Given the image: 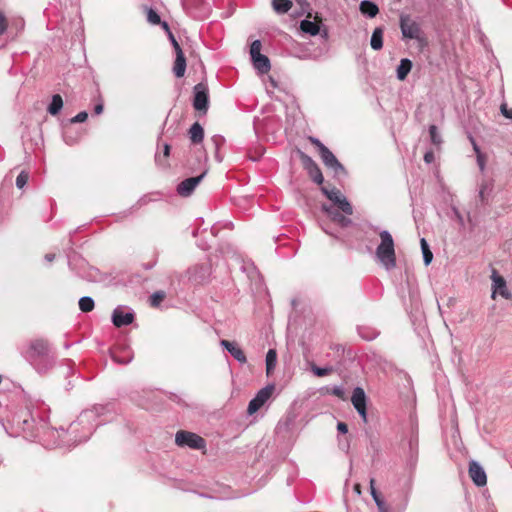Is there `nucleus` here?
I'll return each instance as SVG.
<instances>
[{
    "instance_id": "1",
    "label": "nucleus",
    "mask_w": 512,
    "mask_h": 512,
    "mask_svg": "<svg viewBox=\"0 0 512 512\" xmlns=\"http://www.w3.org/2000/svg\"><path fill=\"white\" fill-rule=\"evenodd\" d=\"M175 443L179 447H189L195 450H203L206 448V441L204 438L196 433L179 430L175 435Z\"/></svg>"
},
{
    "instance_id": "2",
    "label": "nucleus",
    "mask_w": 512,
    "mask_h": 512,
    "mask_svg": "<svg viewBox=\"0 0 512 512\" xmlns=\"http://www.w3.org/2000/svg\"><path fill=\"white\" fill-rule=\"evenodd\" d=\"M322 193L345 215L353 214V207L345 195L337 188L321 187Z\"/></svg>"
},
{
    "instance_id": "3",
    "label": "nucleus",
    "mask_w": 512,
    "mask_h": 512,
    "mask_svg": "<svg viewBox=\"0 0 512 512\" xmlns=\"http://www.w3.org/2000/svg\"><path fill=\"white\" fill-rule=\"evenodd\" d=\"M50 347L46 340L35 339L31 341L25 356L31 362H36L39 359H44L49 355Z\"/></svg>"
},
{
    "instance_id": "4",
    "label": "nucleus",
    "mask_w": 512,
    "mask_h": 512,
    "mask_svg": "<svg viewBox=\"0 0 512 512\" xmlns=\"http://www.w3.org/2000/svg\"><path fill=\"white\" fill-rule=\"evenodd\" d=\"M274 386H266L258 391L256 396L249 402L247 413L253 415L256 413L272 396Z\"/></svg>"
},
{
    "instance_id": "5",
    "label": "nucleus",
    "mask_w": 512,
    "mask_h": 512,
    "mask_svg": "<svg viewBox=\"0 0 512 512\" xmlns=\"http://www.w3.org/2000/svg\"><path fill=\"white\" fill-rule=\"evenodd\" d=\"M492 279V298L496 299L498 295L502 296L505 299L510 298V293L508 291V288L506 286L505 279L497 273L495 269L492 271L491 275Z\"/></svg>"
},
{
    "instance_id": "6",
    "label": "nucleus",
    "mask_w": 512,
    "mask_h": 512,
    "mask_svg": "<svg viewBox=\"0 0 512 512\" xmlns=\"http://www.w3.org/2000/svg\"><path fill=\"white\" fill-rule=\"evenodd\" d=\"M381 242L377 247L376 256H395L394 241L391 234L383 230L380 232Z\"/></svg>"
},
{
    "instance_id": "7",
    "label": "nucleus",
    "mask_w": 512,
    "mask_h": 512,
    "mask_svg": "<svg viewBox=\"0 0 512 512\" xmlns=\"http://www.w3.org/2000/svg\"><path fill=\"white\" fill-rule=\"evenodd\" d=\"M351 402L357 412L360 414L364 422H367V407H366V395L362 388L357 387L354 389Z\"/></svg>"
},
{
    "instance_id": "8",
    "label": "nucleus",
    "mask_w": 512,
    "mask_h": 512,
    "mask_svg": "<svg viewBox=\"0 0 512 512\" xmlns=\"http://www.w3.org/2000/svg\"><path fill=\"white\" fill-rule=\"evenodd\" d=\"M194 101L193 106L197 111L206 112L208 108V92L203 84H197L194 87Z\"/></svg>"
},
{
    "instance_id": "9",
    "label": "nucleus",
    "mask_w": 512,
    "mask_h": 512,
    "mask_svg": "<svg viewBox=\"0 0 512 512\" xmlns=\"http://www.w3.org/2000/svg\"><path fill=\"white\" fill-rule=\"evenodd\" d=\"M206 172L202 173L199 176L191 177L183 180L177 186V193L182 197H188L192 194L195 188L199 185V183L204 178Z\"/></svg>"
},
{
    "instance_id": "10",
    "label": "nucleus",
    "mask_w": 512,
    "mask_h": 512,
    "mask_svg": "<svg viewBox=\"0 0 512 512\" xmlns=\"http://www.w3.org/2000/svg\"><path fill=\"white\" fill-rule=\"evenodd\" d=\"M400 27L404 38L418 39L420 37L419 25L408 17H401Z\"/></svg>"
},
{
    "instance_id": "11",
    "label": "nucleus",
    "mask_w": 512,
    "mask_h": 512,
    "mask_svg": "<svg viewBox=\"0 0 512 512\" xmlns=\"http://www.w3.org/2000/svg\"><path fill=\"white\" fill-rule=\"evenodd\" d=\"M469 476L475 485L482 487L487 483V476L484 469L476 462L469 463Z\"/></svg>"
},
{
    "instance_id": "12",
    "label": "nucleus",
    "mask_w": 512,
    "mask_h": 512,
    "mask_svg": "<svg viewBox=\"0 0 512 512\" xmlns=\"http://www.w3.org/2000/svg\"><path fill=\"white\" fill-rule=\"evenodd\" d=\"M321 159L323 163L330 169L334 170L336 173L338 171H343L344 168L341 163L337 160L334 154L326 147L321 146V150L319 151Z\"/></svg>"
},
{
    "instance_id": "13",
    "label": "nucleus",
    "mask_w": 512,
    "mask_h": 512,
    "mask_svg": "<svg viewBox=\"0 0 512 512\" xmlns=\"http://www.w3.org/2000/svg\"><path fill=\"white\" fill-rule=\"evenodd\" d=\"M302 159L304 167L308 171L311 179L317 184H322L324 178L318 165L309 156L304 155Z\"/></svg>"
},
{
    "instance_id": "14",
    "label": "nucleus",
    "mask_w": 512,
    "mask_h": 512,
    "mask_svg": "<svg viewBox=\"0 0 512 512\" xmlns=\"http://www.w3.org/2000/svg\"><path fill=\"white\" fill-rule=\"evenodd\" d=\"M221 345L240 363H246L247 358L244 351L234 342L222 340Z\"/></svg>"
},
{
    "instance_id": "15",
    "label": "nucleus",
    "mask_w": 512,
    "mask_h": 512,
    "mask_svg": "<svg viewBox=\"0 0 512 512\" xmlns=\"http://www.w3.org/2000/svg\"><path fill=\"white\" fill-rule=\"evenodd\" d=\"M370 493L377 505L378 512H391L389 505L385 502L382 495L375 488L374 478L370 479Z\"/></svg>"
},
{
    "instance_id": "16",
    "label": "nucleus",
    "mask_w": 512,
    "mask_h": 512,
    "mask_svg": "<svg viewBox=\"0 0 512 512\" xmlns=\"http://www.w3.org/2000/svg\"><path fill=\"white\" fill-rule=\"evenodd\" d=\"M134 315L132 313H123L120 309H115L112 315V322L116 327L129 325L133 322Z\"/></svg>"
},
{
    "instance_id": "17",
    "label": "nucleus",
    "mask_w": 512,
    "mask_h": 512,
    "mask_svg": "<svg viewBox=\"0 0 512 512\" xmlns=\"http://www.w3.org/2000/svg\"><path fill=\"white\" fill-rule=\"evenodd\" d=\"M493 189L492 180H483L479 186V199L484 204L487 203Z\"/></svg>"
},
{
    "instance_id": "18",
    "label": "nucleus",
    "mask_w": 512,
    "mask_h": 512,
    "mask_svg": "<svg viewBox=\"0 0 512 512\" xmlns=\"http://www.w3.org/2000/svg\"><path fill=\"white\" fill-rule=\"evenodd\" d=\"M186 70V59L183 51H179L176 54V59L173 67L174 74L176 77H182Z\"/></svg>"
},
{
    "instance_id": "19",
    "label": "nucleus",
    "mask_w": 512,
    "mask_h": 512,
    "mask_svg": "<svg viewBox=\"0 0 512 512\" xmlns=\"http://www.w3.org/2000/svg\"><path fill=\"white\" fill-rule=\"evenodd\" d=\"M359 9L363 15H366L370 18L375 17L379 12L378 6L369 0H363L360 3Z\"/></svg>"
},
{
    "instance_id": "20",
    "label": "nucleus",
    "mask_w": 512,
    "mask_h": 512,
    "mask_svg": "<svg viewBox=\"0 0 512 512\" xmlns=\"http://www.w3.org/2000/svg\"><path fill=\"white\" fill-rule=\"evenodd\" d=\"M300 29L311 36H316L320 33V25L308 19H304L300 22Z\"/></svg>"
},
{
    "instance_id": "21",
    "label": "nucleus",
    "mask_w": 512,
    "mask_h": 512,
    "mask_svg": "<svg viewBox=\"0 0 512 512\" xmlns=\"http://www.w3.org/2000/svg\"><path fill=\"white\" fill-rule=\"evenodd\" d=\"M383 34H384V30L382 27H377L374 29L372 36H371V40H370V45L373 50L378 51V50L382 49Z\"/></svg>"
},
{
    "instance_id": "22",
    "label": "nucleus",
    "mask_w": 512,
    "mask_h": 512,
    "mask_svg": "<svg viewBox=\"0 0 512 512\" xmlns=\"http://www.w3.org/2000/svg\"><path fill=\"white\" fill-rule=\"evenodd\" d=\"M254 67L260 72V73H267L271 66L270 61L267 56L261 54L254 58H252Z\"/></svg>"
},
{
    "instance_id": "23",
    "label": "nucleus",
    "mask_w": 512,
    "mask_h": 512,
    "mask_svg": "<svg viewBox=\"0 0 512 512\" xmlns=\"http://www.w3.org/2000/svg\"><path fill=\"white\" fill-rule=\"evenodd\" d=\"M189 137L192 143L198 144L203 141L204 138V130L202 126L195 122L189 129Z\"/></svg>"
},
{
    "instance_id": "24",
    "label": "nucleus",
    "mask_w": 512,
    "mask_h": 512,
    "mask_svg": "<svg viewBox=\"0 0 512 512\" xmlns=\"http://www.w3.org/2000/svg\"><path fill=\"white\" fill-rule=\"evenodd\" d=\"M293 3L291 0H272V7L274 11L278 14H284L287 13Z\"/></svg>"
},
{
    "instance_id": "25",
    "label": "nucleus",
    "mask_w": 512,
    "mask_h": 512,
    "mask_svg": "<svg viewBox=\"0 0 512 512\" xmlns=\"http://www.w3.org/2000/svg\"><path fill=\"white\" fill-rule=\"evenodd\" d=\"M412 68V62L409 59H402L397 67V78L404 80Z\"/></svg>"
},
{
    "instance_id": "26",
    "label": "nucleus",
    "mask_w": 512,
    "mask_h": 512,
    "mask_svg": "<svg viewBox=\"0 0 512 512\" xmlns=\"http://www.w3.org/2000/svg\"><path fill=\"white\" fill-rule=\"evenodd\" d=\"M63 107V100L59 94H55L52 96L51 103L48 106V112L51 115H57Z\"/></svg>"
},
{
    "instance_id": "27",
    "label": "nucleus",
    "mask_w": 512,
    "mask_h": 512,
    "mask_svg": "<svg viewBox=\"0 0 512 512\" xmlns=\"http://www.w3.org/2000/svg\"><path fill=\"white\" fill-rule=\"evenodd\" d=\"M277 363V353L276 350L270 349L266 354V373L270 375L276 366Z\"/></svg>"
},
{
    "instance_id": "28",
    "label": "nucleus",
    "mask_w": 512,
    "mask_h": 512,
    "mask_svg": "<svg viewBox=\"0 0 512 512\" xmlns=\"http://www.w3.org/2000/svg\"><path fill=\"white\" fill-rule=\"evenodd\" d=\"M448 217L451 220L456 221L458 223L460 229L465 228L464 216L455 205L451 206L450 212L448 213Z\"/></svg>"
},
{
    "instance_id": "29",
    "label": "nucleus",
    "mask_w": 512,
    "mask_h": 512,
    "mask_svg": "<svg viewBox=\"0 0 512 512\" xmlns=\"http://www.w3.org/2000/svg\"><path fill=\"white\" fill-rule=\"evenodd\" d=\"M322 210L334 223H337L339 219L343 216L337 209L327 204L322 205Z\"/></svg>"
},
{
    "instance_id": "30",
    "label": "nucleus",
    "mask_w": 512,
    "mask_h": 512,
    "mask_svg": "<svg viewBox=\"0 0 512 512\" xmlns=\"http://www.w3.org/2000/svg\"><path fill=\"white\" fill-rule=\"evenodd\" d=\"M471 143L473 145V149L477 156V164L479 166V169L481 171H484L485 165H486L485 156L483 155V153L481 152L480 148L478 147V145L476 144V142L473 138H471Z\"/></svg>"
},
{
    "instance_id": "31",
    "label": "nucleus",
    "mask_w": 512,
    "mask_h": 512,
    "mask_svg": "<svg viewBox=\"0 0 512 512\" xmlns=\"http://www.w3.org/2000/svg\"><path fill=\"white\" fill-rule=\"evenodd\" d=\"M166 297V293L164 291H156L154 292L149 299V303L151 307H159L160 304L163 302V300Z\"/></svg>"
},
{
    "instance_id": "32",
    "label": "nucleus",
    "mask_w": 512,
    "mask_h": 512,
    "mask_svg": "<svg viewBox=\"0 0 512 512\" xmlns=\"http://www.w3.org/2000/svg\"><path fill=\"white\" fill-rule=\"evenodd\" d=\"M79 308L82 312H90L94 309V301L90 297H82L79 300Z\"/></svg>"
},
{
    "instance_id": "33",
    "label": "nucleus",
    "mask_w": 512,
    "mask_h": 512,
    "mask_svg": "<svg viewBox=\"0 0 512 512\" xmlns=\"http://www.w3.org/2000/svg\"><path fill=\"white\" fill-rule=\"evenodd\" d=\"M380 267L390 270L396 266V258H376Z\"/></svg>"
},
{
    "instance_id": "34",
    "label": "nucleus",
    "mask_w": 512,
    "mask_h": 512,
    "mask_svg": "<svg viewBox=\"0 0 512 512\" xmlns=\"http://www.w3.org/2000/svg\"><path fill=\"white\" fill-rule=\"evenodd\" d=\"M147 21L152 25H158L161 23L159 14L152 8L146 9Z\"/></svg>"
},
{
    "instance_id": "35",
    "label": "nucleus",
    "mask_w": 512,
    "mask_h": 512,
    "mask_svg": "<svg viewBox=\"0 0 512 512\" xmlns=\"http://www.w3.org/2000/svg\"><path fill=\"white\" fill-rule=\"evenodd\" d=\"M211 141L212 143L214 144L215 146V158L217 159V161L221 162L222 161V158L220 157L219 153H218V150L220 148L221 145H223L224 143V138L220 135H214L212 138H211Z\"/></svg>"
},
{
    "instance_id": "36",
    "label": "nucleus",
    "mask_w": 512,
    "mask_h": 512,
    "mask_svg": "<svg viewBox=\"0 0 512 512\" xmlns=\"http://www.w3.org/2000/svg\"><path fill=\"white\" fill-rule=\"evenodd\" d=\"M429 134L433 144L439 145L442 142V138L438 133L437 127L435 125H431L429 127Z\"/></svg>"
},
{
    "instance_id": "37",
    "label": "nucleus",
    "mask_w": 512,
    "mask_h": 512,
    "mask_svg": "<svg viewBox=\"0 0 512 512\" xmlns=\"http://www.w3.org/2000/svg\"><path fill=\"white\" fill-rule=\"evenodd\" d=\"M311 370L318 377L326 376L333 371V369L331 367L320 368V367L316 366L315 364L311 365Z\"/></svg>"
},
{
    "instance_id": "38",
    "label": "nucleus",
    "mask_w": 512,
    "mask_h": 512,
    "mask_svg": "<svg viewBox=\"0 0 512 512\" xmlns=\"http://www.w3.org/2000/svg\"><path fill=\"white\" fill-rule=\"evenodd\" d=\"M261 47H262V44H261L260 40H255L252 42V44L250 46L251 58L261 55Z\"/></svg>"
},
{
    "instance_id": "39",
    "label": "nucleus",
    "mask_w": 512,
    "mask_h": 512,
    "mask_svg": "<svg viewBox=\"0 0 512 512\" xmlns=\"http://www.w3.org/2000/svg\"><path fill=\"white\" fill-rule=\"evenodd\" d=\"M28 179H29V175L27 172H25V171L20 172V174L16 178V186L19 189H22L28 182Z\"/></svg>"
},
{
    "instance_id": "40",
    "label": "nucleus",
    "mask_w": 512,
    "mask_h": 512,
    "mask_svg": "<svg viewBox=\"0 0 512 512\" xmlns=\"http://www.w3.org/2000/svg\"><path fill=\"white\" fill-rule=\"evenodd\" d=\"M64 141L68 144V145H74L75 143L78 142L79 138H80V135L77 134L76 136L74 135H71L70 134V129H67L65 132H64Z\"/></svg>"
},
{
    "instance_id": "41",
    "label": "nucleus",
    "mask_w": 512,
    "mask_h": 512,
    "mask_svg": "<svg viewBox=\"0 0 512 512\" xmlns=\"http://www.w3.org/2000/svg\"><path fill=\"white\" fill-rule=\"evenodd\" d=\"M88 114L85 111L79 112L71 119V123H81L87 120Z\"/></svg>"
},
{
    "instance_id": "42",
    "label": "nucleus",
    "mask_w": 512,
    "mask_h": 512,
    "mask_svg": "<svg viewBox=\"0 0 512 512\" xmlns=\"http://www.w3.org/2000/svg\"><path fill=\"white\" fill-rule=\"evenodd\" d=\"M420 243H421L422 256H433L432 252L430 251L429 245L424 238L421 239Z\"/></svg>"
},
{
    "instance_id": "43",
    "label": "nucleus",
    "mask_w": 512,
    "mask_h": 512,
    "mask_svg": "<svg viewBox=\"0 0 512 512\" xmlns=\"http://www.w3.org/2000/svg\"><path fill=\"white\" fill-rule=\"evenodd\" d=\"M7 29V21L5 15L0 12V35H2Z\"/></svg>"
},
{
    "instance_id": "44",
    "label": "nucleus",
    "mask_w": 512,
    "mask_h": 512,
    "mask_svg": "<svg viewBox=\"0 0 512 512\" xmlns=\"http://www.w3.org/2000/svg\"><path fill=\"white\" fill-rule=\"evenodd\" d=\"M351 223V219L343 215L336 224H338L340 227H348L349 225H351Z\"/></svg>"
},
{
    "instance_id": "45",
    "label": "nucleus",
    "mask_w": 512,
    "mask_h": 512,
    "mask_svg": "<svg viewBox=\"0 0 512 512\" xmlns=\"http://www.w3.org/2000/svg\"><path fill=\"white\" fill-rule=\"evenodd\" d=\"M501 112L506 118L512 119V110L507 108V104L501 105Z\"/></svg>"
},
{
    "instance_id": "46",
    "label": "nucleus",
    "mask_w": 512,
    "mask_h": 512,
    "mask_svg": "<svg viewBox=\"0 0 512 512\" xmlns=\"http://www.w3.org/2000/svg\"><path fill=\"white\" fill-rule=\"evenodd\" d=\"M424 161L427 164L432 163L434 161V153L432 151L426 152L425 155H424Z\"/></svg>"
},
{
    "instance_id": "47",
    "label": "nucleus",
    "mask_w": 512,
    "mask_h": 512,
    "mask_svg": "<svg viewBox=\"0 0 512 512\" xmlns=\"http://www.w3.org/2000/svg\"><path fill=\"white\" fill-rule=\"evenodd\" d=\"M337 430H338L340 433L345 434V433H347V432H348V426H347V424H346V423H344V422H339V423L337 424Z\"/></svg>"
},
{
    "instance_id": "48",
    "label": "nucleus",
    "mask_w": 512,
    "mask_h": 512,
    "mask_svg": "<svg viewBox=\"0 0 512 512\" xmlns=\"http://www.w3.org/2000/svg\"><path fill=\"white\" fill-rule=\"evenodd\" d=\"M170 38H171V41H172V44H173V47H174V50H175L176 54L179 51H182L179 43L176 41V39L174 38V36L171 33H170Z\"/></svg>"
},
{
    "instance_id": "49",
    "label": "nucleus",
    "mask_w": 512,
    "mask_h": 512,
    "mask_svg": "<svg viewBox=\"0 0 512 512\" xmlns=\"http://www.w3.org/2000/svg\"><path fill=\"white\" fill-rule=\"evenodd\" d=\"M332 394L339 397V398H344V392L342 389L340 388H334L333 391H332Z\"/></svg>"
},
{
    "instance_id": "50",
    "label": "nucleus",
    "mask_w": 512,
    "mask_h": 512,
    "mask_svg": "<svg viewBox=\"0 0 512 512\" xmlns=\"http://www.w3.org/2000/svg\"><path fill=\"white\" fill-rule=\"evenodd\" d=\"M310 141L318 148L319 151L321 150V146H325L317 138L311 137Z\"/></svg>"
},
{
    "instance_id": "51",
    "label": "nucleus",
    "mask_w": 512,
    "mask_h": 512,
    "mask_svg": "<svg viewBox=\"0 0 512 512\" xmlns=\"http://www.w3.org/2000/svg\"><path fill=\"white\" fill-rule=\"evenodd\" d=\"M94 112L95 114L99 115L103 112V105L102 104H97L94 108Z\"/></svg>"
},
{
    "instance_id": "52",
    "label": "nucleus",
    "mask_w": 512,
    "mask_h": 512,
    "mask_svg": "<svg viewBox=\"0 0 512 512\" xmlns=\"http://www.w3.org/2000/svg\"><path fill=\"white\" fill-rule=\"evenodd\" d=\"M353 490L358 495H361V493H362V488H361V485L359 483H356L354 485Z\"/></svg>"
},
{
    "instance_id": "53",
    "label": "nucleus",
    "mask_w": 512,
    "mask_h": 512,
    "mask_svg": "<svg viewBox=\"0 0 512 512\" xmlns=\"http://www.w3.org/2000/svg\"><path fill=\"white\" fill-rule=\"evenodd\" d=\"M169 152H170V146L168 144H165L164 145V156L165 157L169 156Z\"/></svg>"
},
{
    "instance_id": "54",
    "label": "nucleus",
    "mask_w": 512,
    "mask_h": 512,
    "mask_svg": "<svg viewBox=\"0 0 512 512\" xmlns=\"http://www.w3.org/2000/svg\"><path fill=\"white\" fill-rule=\"evenodd\" d=\"M424 259V265L427 267L432 262L433 258H423Z\"/></svg>"
},
{
    "instance_id": "55",
    "label": "nucleus",
    "mask_w": 512,
    "mask_h": 512,
    "mask_svg": "<svg viewBox=\"0 0 512 512\" xmlns=\"http://www.w3.org/2000/svg\"><path fill=\"white\" fill-rule=\"evenodd\" d=\"M160 24L166 31H169V26L166 22H161Z\"/></svg>"
},
{
    "instance_id": "56",
    "label": "nucleus",
    "mask_w": 512,
    "mask_h": 512,
    "mask_svg": "<svg viewBox=\"0 0 512 512\" xmlns=\"http://www.w3.org/2000/svg\"><path fill=\"white\" fill-rule=\"evenodd\" d=\"M327 36H328V33H327V31H326V30H324V31H323V34H322V37H323V38H327Z\"/></svg>"
},
{
    "instance_id": "57",
    "label": "nucleus",
    "mask_w": 512,
    "mask_h": 512,
    "mask_svg": "<svg viewBox=\"0 0 512 512\" xmlns=\"http://www.w3.org/2000/svg\"><path fill=\"white\" fill-rule=\"evenodd\" d=\"M298 3H301L303 0H296Z\"/></svg>"
}]
</instances>
